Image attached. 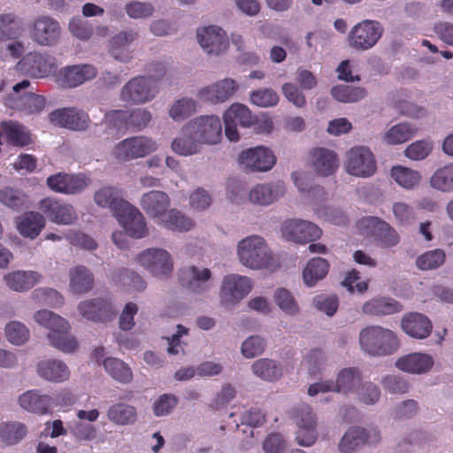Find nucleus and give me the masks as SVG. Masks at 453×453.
I'll return each instance as SVG.
<instances>
[{"instance_id": "nucleus-22", "label": "nucleus", "mask_w": 453, "mask_h": 453, "mask_svg": "<svg viewBox=\"0 0 453 453\" xmlns=\"http://www.w3.org/2000/svg\"><path fill=\"white\" fill-rule=\"evenodd\" d=\"M239 159L240 163L247 169L257 172L269 171L276 163V157L273 151L264 146L242 151Z\"/></svg>"}, {"instance_id": "nucleus-23", "label": "nucleus", "mask_w": 453, "mask_h": 453, "mask_svg": "<svg viewBox=\"0 0 453 453\" xmlns=\"http://www.w3.org/2000/svg\"><path fill=\"white\" fill-rule=\"evenodd\" d=\"M78 311L84 319L101 323L111 320L115 315L111 303L101 297L81 302Z\"/></svg>"}, {"instance_id": "nucleus-62", "label": "nucleus", "mask_w": 453, "mask_h": 453, "mask_svg": "<svg viewBox=\"0 0 453 453\" xmlns=\"http://www.w3.org/2000/svg\"><path fill=\"white\" fill-rule=\"evenodd\" d=\"M274 300L277 305L288 314H295L298 311V306L291 293L285 288H279L275 291Z\"/></svg>"}, {"instance_id": "nucleus-14", "label": "nucleus", "mask_w": 453, "mask_h": 453, "mask_svg": "<svg viewBox=\"0 0 453 453\" xmlns=\"http://www.w3.org/2000/svg\"><path fill=\"white\" fill-rule=\"evenodd\" d=\"M358 227L367 236H372L381 247L389 248L399 242V235L388 223L377 217H365L358 221Z\"/></svg>"}, {"instance_id": "nucleus-52", "label": "nucleus", "mask_w": 453, "mask_h": 453, "mask_svg": "<svg viewBox=\"0 0 453 453\" xmlns=\"http://www.w3.org/2000/svg\"><path fill=\"white\" fill-rule=\"evenodd\" d=\"M361 380V375L357 368H344L339 372L334 382L335 392L348 393Z\"/></svg>"}, {"instance_id": "nucleus-63", "label": "nucleus", "mask_w": 453, "mask_h": 453, "mask_svg": "<svg viewBox=\"0 0 453 453\" xmlns=\"http://www.w3.org/2000/svg\"><path fill=\"white\" fill-rule=\"evenodd\" d=\"M65 238L70 244L87 250H95L97 248V243L91 236L79 231H71L65 234Z\"/></svg>"}, {"instance_id": "nucleus-10", "label": "nucleus", "mask_w": 453, "mask_h": 453, "mask_svg": "<svg viewBox=\"0 0 453 453\" xmlns=\"http://www.w3.org/2000/svg\"><path fill=\"white\" fill-rule=\"evenodd\" d=\"M17 69L32 78L41 79L53 74L57 70L56 59L37 51L25 55L17 64Z\"/></svg>"}, {"instance_id": "nucleus-54", "label": "nucleus", "mask_w": 453, "mask_h": 453, "mask_svg": "<svg viewBox=\"0 0 453 453\" xmlns=\"http://www.w3.org/2000/svg\"><path fill=\"white\" fill-rule=\"evenodd\" d=\"M445 259V252L436 249L420 255L416 260V265L420 270H434L442 265Z\"/></svg>"}, {"instance_id": "nucleus-50", "label": "nucleus", "mask_w": 453, "mask_h": 453, "mask_svg": "<svg viewBox=\"0 0 453 453\" xmlns=\"http://www.w3.org/2000/svg\"><path fill=\"white\" fill-rule=\"evenodd\" d=\"M21 22L13 13L0 14V41L13 40L19 37Z\"/></svg>"}, {"instance_id": "nucleus-51", "label": "nucleus", "mask_w": 453, "mask_h": 453, "mask_svg": "<svg viewBox=\"0 0 453 453\" xmlns=\"http://www.w3.org/2000/svg\"><path fill=\"white\" fill-rule=\"evenodd\" d=\"M417 128L408 123H399L393 126L384 135L387 143L395 145L411 140L416 134Z\"/></svg>"}, {"instance_id": "nucleus-8", "label": "nucleus", "mask_w": 453, "mask_h": 453, "mask_svg": "<svg viewBox=\"0 0 453 453\" xmlns=\"http://www.w3.org/2000/svg\"><path fill=\"white\" fill-rule=\"evenodd\" d=\"M382 33L383 28L378 21L365 19L351 28L348 35V42L357 50H367L378 42Z\"/></svg>"}, {"instance_id": "nucleus-18", "label": "nucleus", "mask_w": 453, "mask_h": 453, "mask_svg": "<svg viewBox=\"0 0 453 453\" xmlns=\"http://www.w3.org/2000/svg\"><path fill=\"white\" fill-rule=\"evenodd\" d=\"M281 234L288 241L306 243L319 239L322 230L312 222L290 219L283 222Z\"/></svg>"}, {"instance_id": "nucleus-21", "label": "nucleus", "mask_w": 453, "mask_h": 453, "mask_svg": "<svg viewBox=\"0 0 453 453\" xmlns=\"http://www.w3.org/2000/svg\"><path fill=\"white\" fill-rule=\"evenodd\" d=\"M39 209L50 221L58 225H69L77 219L73 205L65 203L56 198L45 197L42 199Z\"/></svg>"}, {"instance_id": "nucleus-49", "label": "nucleus", "mask_w": 453, "mask_h": 453, "mask_svg": "<svg viewBox=\"0 0 453 453\" xmlns=\"http://www.w3.org/2000/svg\"><path fill=\"white\" fill-rule=\"evenodd\" d=\"M332 96L342 103H356L367 95L364 88L353 87L348 85H338L331 88Z\"/></svg>"}, {"instance_id": "nucleus-37", "label": "nucleus", "mask_w": 453, "mask_h": 453, "mask_svg": "<svg viewBox=\"0 0 453 453\" xmlns=\"http://www.w3.org/2000/svg\"><path fill=\"white\" fill-rule=\"evenodd\" d=\"M37 372L40 377L53 382H63L70 376V371L66 365L56 359L39 362Z\"/></svg>"}, {"instance_id": "nucleus-34", "label": "nucleus", "mask_w": 453, "mask_h": 453, "mask_svg": "<svg viewBox=\"0 0 453 453\" xmlns=\"http://www.w3.org/2000/svg\"><path fill=\"white\" fill-rule=\"evenodd\" d=\"M19 403L30 412L44 415L50 411L52 398L41 395L38 390H28L19 397Z\"/></svg>"}, {"instance_id": "nucleus-9", "label": "nucleus", "mask_w": 453, "mask_h": 453, "mask_svg": "<svg viewBox=\"0 0 453 453\" xmlns=\"http://www.w3.org/2000/svg\"><path fill=\"white\" fill-rule=\"evenodd\" d=\"M345 169L356 177H371L377 170L374 155L367 147H353L347 152Z\"/></svg>"}, {"instance_id": "nucleus-12", "label": "nucleus", "mask_w": 453, "mask_h": 453, "mask_svg": "<svg viewBox=\"0 0 453 453\" xmlns=\"http://www.w3.org/2000/svg\"><path fill=\"white\" fill-rule=\"evenodd\" d=\"M252 289V282L250 278L238 274H229L223 278L220 288V302L226 307L236 305Z\"/></svg>"}, {"instance_id": "nucleus-16", "label": "nucleus", "mask_w": 453, "mask_h": 453, "mask_svg": "<svg viewBox=\"0 0 453 453\" xmlns=\"http://www.w3.org/2000/svg\"><path fill=\"white\" fill-rule=\"evenodd\" d=\"M254 115L246 105L239 103L232 104L223 115L226 138L230 142L239 141L237 126L250 127L254 124Z\"/></svg>"}, {"instance_id": "nucleus-46", "label": "nucleus", "mask_w": 453, "mask_h": 453, "mask_svg": "<svg viewBox=\"0 0 453 453\" xmlns=\"http://www.w3.org/2000/svg\"><path fill=\"white\" fill-rule=\"evenodd\" d=\"M390 175L399 186L405 189L414 188L421 180V175L418 171L402 165L393 166Z\"/></svg>"}, {"instance_id": "nucleus-32", "label": "nucleus", "mask_w": 453, "mask_h": 453, "mask_svg": "<svg viewBox=\"0 0 453 453\" xmlns=\"http://www.w3.org/2000/svg\"><path fill=\"white\" fill-rule=\"evenodd\" d=\"M285 193L284 184L280 181L276 183L258 184L250 192V200L253 203L268 205Z\"/></svg>"}, {"instance_id": "nucleus-19", "label": "nucleus", "mask_w": 453, "mask_h": 453, "mask_svg": "<svg viewBox=\"0 0 453 453\" xmlns=\"http://www.w3.org/2000/svg\"><path fill=\"white\" fill-rule=\"evenodd\" d=\"M380 431L376 427L363 428L350 427L339 442V450L342 453H351L365 444L376 443L380 441Z\"/></svg>"}, {"instance_id": "nucleus-11", "label": "nucleus", "mask_w": 453, "mask_h": 453, "mask_svg": "<svg viewBox=\"0 0 453 453\" xmlns=\"http://www.w3.org/2000/svg\"><path fill=\"white\" fill-rule=\"evenodd\" d=\"M59 22L49 15L35 18L29 25L31 39L40 46H54L61 37Z\"/></svg>"}, {"instance_id": "nucleus-44", "label": "nucleus", "mask_w": 453, "mask_h": 453, "mask_svg": "<svg viewBox=\"0 0 453 453\" xmlns=\"http://www.w3.org/2000/svg\"><path fill=\"white\" fill-rule=\"evenodd\" d=\"M251 370L256 376L266 381L277 380L283 373L282 367L269 358L257 359L253 363Z\"/></svg>"}, {"instance_id": "nucleus-7", "label": "nucleus", "mask_w": 453, "mask_h": 453, "mask_svg": "<svg viewBox=\"0 0 453 453\" xmlns=\"http://www.w3.org/2000/svg\"><path fill=\"white\" fill-rule=\"evenodd\" d=\"M30 81L23 80L15 84L12 88L13 94L8 95L4 99V104L13 110L23 111L26 114H35L41 112L46 104V100L42 96L34 93H25L21 96L17 94L21 90L27 88Z\"/></svg>"}, {"instance_id": "nucleus-38", "label": "nucleus", "mask_w": 453, "mask_h": 453, "mask_svg": "<svg viewBox=\"0 0 453 453\" xmlns=\"http://www.w3.org/2000/svg\"><path fill=\"white\" fill-rule=\"evenodd\" d=\"M0 127L9 144L15 147H25L32 142L29 131L17 121H4Z\"/></svg>"}, {"instance_id": "nucleus-47", "label": "nucleus", "mask_w": 453, "mask_h": 453, "mask_svg": "<svg viewBox=\"0 0 453 453\" xmlns=\"http://www.w3.org/2000/svg\"><path fill=\"white\" fill-rule=\"evenodd\" d=\"M104 366L109 375L120 383H129L133 379L131 369L119 358H106L104 361Z\"/></svg>"}, {"instance_id": "nucleus-41", "label": "nucleus", "mask_w": 453, "mask_h": 453, "mask_svg": "<svg viewBox=\"0 0 453 453\" xmlns=\"http://www.w3.org/2000/svg\"><path fill=\"white\" fill-rule=\"evenodd\" d=\"M45 226V219L39 212L30 211L19 218L18 230L25 237L35 239Z\"/></svg>"}, {"instance_id": "nucleus-17", "label": "nucleus", "mask_w": 453, "mask_h": 453, "mask_svg": "<svg viewBox=\"0 0 453 453\" xmlns=\"http://www.w3.org/2000/svg\"><path fill=\"white\" fill-rule=\"evenodd\" d=\"M158 93V88L151 79L144 76L134 77L122 88L120 97L132 104H144L152 100Z\"/></svg>"}, {"instance_id": "nucleus-3", "label": "nucleus", "mask_w": 453, "mask_h": 453, "mask_svg": "<svg viewBox=\"0 0 453 453\" xmlns=\"http://www.w3.org/2000/svg\"><path fill=\"white\" fill-rule=\"evenodd\" d=\"M361 349L371 356H388L395 353L399 348L395 334L379 326L364 328L359 334Z\"/></svg>"}, {"instance_id": "nucleus-28", "label": "nucleus", "mask_w": 453, "mask_h": 453, "mask_svg": "<svg viewBox=\"0 0 453 453\" xmlns=\"http://www.w3.org/2000/svg\"><path fill=\"white\" fill-rule=\"evenodd\" d=\"M311 164L318 175L327 177L334 174L339 166L337 154L325 148H314L310 151Z\"/></svg>"}, {"instance_id": "nucleus-61", "label": "nucleus", "mask_w": 453, "mask_h": 453, "mask_svg": "<svg viewBox=\"0 0 453 453\" xmlns=\"http://www.w3.org/2000/svg\"><path fill=\"white\" fill-rule=\"evenodd\" d=\"M151 114L145 109H134L127 111L128 129L141 131L151 121Z\"/></svg>"}, {"instance_id": "nucleus-64", "label": "nucleus", "mask_w": 453, "mask_h": 453, "mask_svg": "<svg viewBox=\"0 0 453 453\" xmlns=\"http://www.w3.org/2000/svg\"><path fill=\"white\" fill-rule=\"evenodd\" d=\"M432 149L430 142L421 140L410 144L405 149L404 154L412 160H422L430 154Z\"/></svg>"}, {"instance_id": "nucleus-1", "label": "nucleus", "mask_w": 453, "mask_h": 453, "mask_svg": "<svg viewBox=\"0 0 453 453\" xmlns=\"http://www.w3.org/2000/svg\"><path fill=\"white\" fill-rule=\"evenodd\" d=\"M94 201L100 207L110 208L118 222L133 238H142L148 234L143 215L122 198L119 189L104 187L95 193Z\"/></svg>"}, {"instance_id": "nucleus-60", "label": "nucleus", "mask_w": 453, "mask_h": 453, "mask_svg": "<svg viewBox=\"0 0 453 453\" xmlns=\"http://www.w3.org/2000/svg\"><path fill=\"white\" fill-rule=\"evenodd\" d=\"M250 99L251 104L259 107L274 106L279 102L277 93L272 88H260L250 93Z\"/></svg>"}, {"instance_id": "nucleus-53", "label": "nucleus", "mask_w": 453, "mask_h": 453, "mask_svg": "<svg viewBox=\"0 0 453 453\" xmlns=\"http://www.w3.org/2000/svg\"><path fill=\"white\" fill-rule=\"evenodd\" d=\"M163 223L167 229L178 232L189 231L195 226L190 218L175 209L168 211Z\"/></svg>"}, {"instance_id": "nucleus-2", "label": "nucleus", "mask_w": 453, "mask_h": 453, "mask_svg": "<svg viewBox=\"0 0 453 453\" xmlns=\"http://www.w3.org/2000/svg\"><path fill=\"white\" fill-rule=\"evenodd\" d=\"M34 318L50 330L47 337L54 348L64 353H73L78 349L76 339L69 334L70 325L66 319L48 310L38 311Z\"/></svg>"}, {"instance_id": "nucleus-59", "label": "nucleus", "mask_w": 453, "mask_h": 453, "mask_svg": "<svg viewBox=\"0 0 453 453\" xmlns=\"http://www.w3.org/2000/svg\"><path fill=\"white\" fill-rule=\"evenodd\" d=\"M196 104L193 99L181 98L170 108L169 115L175 121H181L196 111Z\"/></svg>"}, {"instance_id": "nucleus-26", "label": "nucleus", "mask_w": 453, "mask_h": 453, "mask_svg": "<svg viewBox=\"0 0 453 453\" xmlns=\"http://www.w3.org/2000/svg\"><path fill=\"white\" fill-rule=\"evenodd\" d=\"M211 272L208 268H200L190 265L180 271L179 280L180 285L194 293H202L210 287L209 280Z\"/></svg>"}, {"instance_id": "nucleus-42", "label": "nucleus", "mask_w": 453, "mask_h": 453, "mask_svg": "<svg viewBox=\"0 0 453 453\" xmlns=\"http://www.w3.org/2000/svg\"><path fill=\"white\" fill-rule=\"evenodd\" d=\"M402 311V305L392 298H374L363 305V311L369 315H390Z\"/></svg>"}, {"instance_id": "nucleus-55", "label": "nucleus", "mask_w": 453, "mask_h": 453, "mask_svg": "<svg viewBox=\"0 0 453 453\" xmlns=\"http://www.w3.org/2000/svg\"><path fill=\"white\" fill-rule=\"evenodd\" d=\"M27 434V427L21 423L0 424V437L7 444H16Z\"/></svg>"}, {"instance_id": "nucleus-27", "label": "nucleus", "mask_w": 453, "mask_h": 453, "mask_svg": "<svg viewBox=\"0 0 453 453\" xmlns=\"http://www.w3.org/2000/svg\"><path fill=\"white\" fill-rule=\"evenodd\" d=\"M96 134L101 136V130L106 133L105 140L119 138L128 129L127 111L112 110L107 111L104 120L96 125Z\"/></svg>"}, {"instance_id": "nucleus-56", "label": "nucleus", "mask_w": 453, "mask_h": 453, "mask_svg": "<svg viewBox=\"0 0 453 453\" xmlns=\"http://www.w3.org/2000/svg\"><path fill=\"white\" fill-rule=\"evenodd\" d=\"M7 340L15 345H22L29 339V330L21 322L11 321L5 326Z\"/></svg>"}, {"instance_id": "nucleus-6", "label": "nucleus", "mask_w": 453, "mask_h": 453, "mask_svg": "<svg viewBox=\"0 0 453 453\" xmlns=\"http://www.w3.org/2000/svg\"><path fill=\"white\" fill-rule=\"evenodd\" d=\"M185 132L194 136L200 144H216L222 138V124L217 116H200L188 123Z\"/></svg>"}, {"instance_id": "nucleus-35", "label": "nucleus", "mask_w": 453, "mask_h": 453, "mask_svg": "<svg viewBox=\"0 0 453 453\" xmlns=\"http://www.w3.org/2000/svg\"><path fill=\"white\" fill-rule=\"evenodd\" d=\"M402 327L410 336L424 339L431 334L433 326L426 316L420 313H411L403 319Z\"/></svg>"}, {"instance_id": "nucleus-39", "label": "nucleus", "mask_w": 453, "mask_h": 453, "mask_svg": "<svg viewBox=\"0 0 453 453\" xmlns=\"http://www.w3.org/2000/svg\"><path fill=\"white\" fill-rule=\"evenodd\" d=\"M70 289L74 294H84L92 289L94 275L84 265H77L69 271Z\"/></svg>"}, {"instance_id": "nucleus-58", "label": "nucleus", "mask_w": 453, "mask_h": 453, "mask_svg": "<svg viewBox=\"0 0 453 453\" xmlns=\"http://www.w3.org/2000/svg\"><path fill=\"white\" fill-rule=\"evenodd\" d=\"M186 134H188L187 136L175 138L173 141V150L181 156H189L197 153L201 144L194 136L188 134L187 132Z\"/></svg>"}, {"instance_id": "nucleus-20", "label": "nucleus", "mask_w": 453, "mask_h": 453, "mask_svg": "<svg viewBox=\"0 0 453 453\" xmlns=\"http://www.w3.org/2000/svg\"><path fill=\"white\" fill-rule=\"evenodd\" d=\"M139 263L157 277H166L173 271L170 254L161 249H148L138 256Z\"/></svg>"}, {"instance_id": "nucleus-5", "label": "nucleus", "mask_w": 453, "mask_h": 453, "mask_svg": "<svg viewBox=\"0 0 453 453\" xmlns=\"http://www.w3.org/2000/svg\"><path fill=\"white\" fill-rule=\"evenodd\" d=\"M291 418L298 426L297 443L301 446H311L317 440V419L309 404L301 403L291 410Z\"/></svg>"}, {"instance_id": "nucleus-48", "label": "nucleus", "mask_w": 453, "mask_h": 453, "mask_svg": "<svg viewBox=\"0 0 453 453\" xmlns=\"http://www.w3.org/2000/svg\"><path fill=\"white\" fill-rule=\"evenodd\" d=\"M432 188L448 193L453 191V163L438 168L431 177Z\"/></svg>"}, {"instance_id": "nucleus-13", "label": "nucleus", "mask_w": 453, "mask_h": 453, "mask_svg": "<svg viewBox=\"0 0 453 453\" xmlns=\"http://www.w3.org/2000/svg\"><path fill=\"white\" fill-rule=\"evenodd\" d=\"M50 189L65 195H77L83 192L90 184L91 179L85 173H58L47 178Z\"/></svg>"}, {"instance_id": "nucleus-25", "label": "nucleus", "mask_w": 453, "mask_h": 453, "mask_svg": "<svg viewBox=\"0 0 453 453\" xmlns=\"http://www.w3.org/2000/svg\"><path fill=\"white\" fill-rule=\"evenodd\" d=\"M201 47L210 55H219L228 47L226 33L219 27L210 26L197 31Z\"/></svg>"}, {"instance_id": "nucleus-33", "label": "nucleus", "mask_w": 453, "mask_h": 453, "mask_svg": "<svg viewBox=\"0 0 453 453\" xmlns=\"http://www.w3.org/2000/svg\"><path fill=\"white\" fill-rule=\"evenodd\" d=\"M434 365L433 357L428 354L411 353L397 359L395 366L410 373L427 372Z\"/></svg>"}, {"instance_id": "nucleus-24", "label": "nucleus", "mask_w": 453, "mask_h": 453, "mask_svg": "<svg viewBox=\"0 0 453 453\" xmlns=\"http://www.w3.org/2000/svg\"><path fill=\"white\" fill-rule=\"evenodd\" d=\"M50 121L62 127L71 130L81 131L88 127L90 119L88 115L76 108H63L52 111Z\"/></svg>"}, {"instance_id": "nucleus-4", "label": "nucleus", "mask_w": 453, "mask_h": 453, "mask_svg": "<svg viewBox=\"0 0 453 453\" xmlns=\"http://www.w3.org/2000/svg\"><path fill=\"white\" fill-rule=\"evenodd\" d=\"M238 256L242 265L251 269H261L271 265L273 256L264 238L249 236L238 244Z\"/></svg>"}, {"instance_id": "nucleus-36", "label": "nucleus", "mask_w": 453, "mask_h": 453, "mask_svg": "<svg viewBox=\"0 0 453 453\" xmlns=\"http://www.w3.org/2000/svg\"><path fill=\"white\" fill-rule=\"evenodd\" d=\"M41 278L35 271H16L4 275V280L12 290L23 292L32 288Z\"/></svg>"}, {"instance_id": "nucleus-29", "label": "nucleus", "mask_w": 453, "mask_h": 453, "mask_svg": "<svg viewBox=\"0 0 453 453\" xmlns=\"http://www.w3.org/2000/svg\"><path fill=\"white\" fill-rule=\"evenodd\" d=\"M238 88L234 80L224 79L202 88L198 93V97L202 101L211 104L224 103L234 94Z\"/></svg>"}, {"instance_id": "nucleus-43", "label": "nucleus", "mask_w": 453, "mask_h": 453, "mask_svg": "<svg viewBox=\"0 0 453 453\" xmlns=\"http://www.w3.org/2000/svg\"><path fill=\"white\" fill-rule=\"evenodd\" d=\"M329 263L322 257H313L306 265L303 272L304 283L308 287H313L326 277L329 270Z\"/></svg>"}, {"instance_id": "nucleus-30", "label": "nucleus", "mask_w": 453, "mask_h": 453, "mask_svg": "<svg viewBox=\"0 0 453 453\" xmlns=\"http://www.w3.org/2000/svg\"><path fill=\"white\" fill-rule=\"evenodd\" d=\"M96 76V69L91 65L66 66L59 72V81L65 88H76Z\"/></svg>"}, {"instance_id": "nucleus-31", "label": "nucleus", "mask_w": 453, "mask_h": 453, "mask_svg": "<svg viewBox=\"0 0 453 453\" xmlns=\"http://www.w3.org/2000/svg\"><path fill=\"white\" fill-rule=\"evenodd\" d=\"M141 207L151 218H162L170 205L166 193L153 190L145 193L141 199Z\"/></svg>"}, {"instance_id": "nucleus-15", "label": "nucleus", "mask_w": 453, "mask_h": 453, "mask_svg": "<svg viewBox=\"0 0 453 453\" xmlns=\"http://www.w3.org/2000/svg\"><path fill=\"white\" fill-rule=\"evenodd\" d=\"M157 150V143L146 136H134L119 142L114 149L115 157L129 161L144 157Z\"/></svg>"}, {"instance_id": "nucleus-45", "label": "nucleus", "mask_w": 453, "mask_h": 453, "mask_svg": "<svg viewBox=\"0 0 453 453\" xmlns=\"http://www.w3.org/2000/svg\"><path fill=\"white\" fill-rule=\"evenodd\" d=\"M108 418L117 425L127 426L135 423L136 409L129 404L119 403L111 405L107 411Z\"/></svg>"}, {"instance_id": "nucleus-57", "label": "nucleus", "mask_w": 453, "mask_h": 453, "mask_svg": "<svg viewBox=\"0 0 453 453\" xmlns=\"http://www.w3.org/2000/svg\"><path fill=\"white\" fill-rule=\"evenodd\" d=\"M27 196L20 191L4 188L0 189V202L13 210H21L26 207Z\"/></svg>"}, {"instance_id": "nucleus-40", "label": "nucleus", "mask_w": 453, "mask_h": 453, "mask_svg": "<svg viewBox=\"0 0 453 453\" xmlns=\"http://www.w3.org/2000/svg\"><path fill=\"white\" fill-rule=\"evenodd\" d=\"M137 38V33L134 31L120 32L112 37L111 41V55L118 60L127 62L131 58L128 46Z\"/></svg>"}]
</instances>
